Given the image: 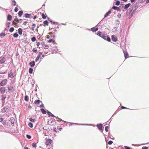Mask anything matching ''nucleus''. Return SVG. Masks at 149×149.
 <instances>
[{"label":"nucleus","instance_id":"cd10ccee","mask_svg":"<svg viewBox=\"0 0 149 149\" xmlns=\"http://www.w3.org/2000/svg\"><path fill=\"white\" fill-rule=\"evenodd\" d=\"M47 113H48V115L49 116H51L52 117H54V115L53 114H52V113H51L49 111H48Z\"/></svg>","mask_w":149,"mask_h":149},{"label":"nucleus","instance_id":"49530a36","mask_svg":"<svg viewBox=\"0 0 149 149\" xmlns=\"http://www.w3.org/2000/svg\"><path fill=\"white\" fill-rule=\"evenodd\" d=\"M113 143V141H109L108 143V144L109 145H111Z\"/></svg>","mask_w":149,"mask_h":149},{"label":"nucleus","instance_id":"2eb2a0df","mask_svg":"<svg viewBox=\"0 0 149 149\" xmlns=\"http://www.w3.org/2000/svg\"><path fill=\"white\" fill-rule=\"evenodd\" d=\"M29 64L31 67H33L35 65V62L34 61L31 62L29 63Z\"/></svg>","mask_w":149,"mask_h":149},{"label":"nucleus","instance_id":"a211bd4d","mask_svg":"<svg viewBox=\"0 0 149 149\" xmlns=\"http://www.w3.org/2000/svg\"><path fill=\"white\" fill-rule=\"evenodd\" d=\"M112 8L119 11H120V9L118 7H117L114 6H113Z\"/></svg>","mask_w":149,"mask_h":149},{"label":"nucleus","instance_id":"c756f323","mask_svg":"<svg viewBox=\"0 0 149 149\" xmlns=\"http://www.w3.org/2000/svg\"><path fill=\"white\" fill-rule=\"evenodd\" d=\"M41 112L44 114H45L46 113V111L44 109H40Z\"/></svg>","mask_w":149,"mask_h":149},{"label":"nucleus","instance_id":"c9c22d12","mask_svg":"<svg viewBox=\"0 0 149 149\" xmlns=\"http://www.w3.org/2000/svg\"><path fill=\"white\" fill-rule=\"evenodd\" d=\"M18 36V34L16 33H15L13 34V36L15 38H17V37Z\"/></svg>","mask_w":149,"mask_h":149},{"label":"nucleus","instance_id":"c85d7f7f","mask_svg":"<svg viewBox=\"0 0 149 149\" xmlns=\"http://www.w3.org/2000/svg\"><path fill=\"white\" fill-rule=\"evenodd\" d=\"M23 13V12L22 10H21V11H19L18 13V15H19V17H21L22 16Z\"/></svg>","mask_w":149,"mask_h":149},{"label":"nucleus","instance_id":"5fc2aeb1","mask_svg":"<svg viewBox=\"0 0 149 149\" xmlns=\"http://www.w3.org/2000/svg\"><path fill=\"white\" fill-rule=\"evenodd\" d=\"M142 149H148V147H144L142 148Z\"/></svg>","mask_w":149,"mask_h":149},{"label":"nucleus","instance_id":"6ab92c4d","mask_svg":"<svg viewBox=\"0 0 149 149\" xmlns=\"http://www.w3.org/2000/svg\"><path fill=\"white\" fill-rule=\"evenodd\" d=\"M130 5L131 4L130 3H128L125 5L124 6V8L125 9L128 8L130 6Z\"/></svg>","mask_w":149,"mask_h":149},{"label":"nucleus","instance_id":"f8f14e48","mask_svg":"<svg viewBox=\"0 0 149 149\" xmlns=\"http://www.w3.org/2000/svg\"><path fill=\"white\" fill-rule=\"evenodd\" d=\"M107 36L104 33H102V37L101 38H103V39L106 40L107 38Z\"/></svg>","mask_w":149,"mask_h":149},{"label":"nucleus","instance_id":"7ed1b4c3","mask_svg":"<svg viewBox=\"0 0 149 149\" xmlns=\"http://www.w3.org/2000/svg\"><path fill=\"white\" fill-rule=\"evenodd\" d=\"M1 100H2V106H4L5 104V99L6 98V95H2L1 96Z\"/></svg>","mask_w":149,"mask_h":149},{"label":"nucleus","instance_id":"473e14b6","mask_svg":"<svg viewBox=\"0 0 149 149\" xmlns=\"http://www.w3.org/2000/svg\"><path fill=\"white\" fill-rule=\"evenodd\" d=\"M29 126L31 127L32 128L33 126V124L31 123H29Z\"/></svg>","mask_w":149,"mask_h":149},{"label":"nucleus","instance_id":"de8ad7c7","mask_svg":"<svg viewBox=\"0 0 149 149\" xmlns=\"http://www.w3.org/2000/svg\"><path fill=\"white\" fill-rule=\"evenodd\" d=\"M18 10V8L17 7H15L14 9L15 11L16 12H17Z\"/></svg>","mask_w":149,"mask_h":149},{"label":"nucleus","instance_id":"864d4df0","mask_svg":"<svg viewBox=\"0 0 149 149\" xmlns=\"http://www.w3.org/2000/svg\"><path fill=\"white\" fill-rule=\"evenodd\" d=\"M121 108L122 109H127V108L122 106L121 107Z\"/></svg>","mask_w":149,"mask_h":149},{"label":"nucleus","instance_id":"bb28decb","mask_svg":"<svg viewBox=\"0 0 149 149\" xmlns=\"http://www.w3.org/2000/svg\"><path fill=\"white\" fill-rule=\"evenodd\" d=\"M42 54V52H39L38 54L37 57H38L39 59L40 58L41 55Z\"/></svg>","mask_w":149,"mask_h":149},{"label":"nucleus","instance_id":"4c0bfd02","mask_svg":"<svg viewBox=\"0 0 149 149\" xmlns=\"http://www.w3.org/2000/svg\"><path fill=\"white\" fill-rule=\"evenodd\" d=\"M109 129V127L108 126H106L105 127V131L106 132H108L109 131V130H108Z\"/></svg>","mask_w":149,"mask_h":149},{"label":"nucleus","instance_id":"774afa93","mask_svg":"<svg viewBox=\"0 0 149 149\" xmlns=\"http://www.w3.org/2000/svg\"><path fill=\"white\" fill-rule=\"evenodd\" d=\"M146 2L147 3H149V0H147Z\"/></svg>","mask_w":149,"mask_h":149},{"label":"nucleus","instance_id":"052dcab7","mask_svg":"<svg viewBox=\"0 0 149 149\" xmlns=\"http://www.w3.org/2000/svg\"><path fill=\"white\" fill-rule=\"evenodd\" d=\"M13 4L14 6H15V5H16V2L15 1H14V3H13Z\"/></svg>","mask_w":149,"mask_h":149},{"label":"nucleus","instance_id":"c03bdc74","mask_svg":"<svg viewBox=\"0 0 149 149\" xmlns=\"http://www.w3.org/2000/svg\"><path fill=\"white\" fill-rule=\"evenodd\" d=\"M24 99H25V101H28V97L27 95H26L25 96Z\"/></svg>","mask_w":149,"mask_h":149},{"label":"nucleus","instance_id":"79ce46f5","mask_svg":"<svg viewBox=\"0 0 149 149\" xmlns=\"http://www.w3.org/2000/svg\"><path fill=\"white\" fill-rule=\"evenodd\" d=\"M120 2L119 1H117L116 3V5L117 6H118L120 5Z\"/></svg>","mask_w":149,"mask_h":149},{"label":"nucleus","instance_id":"dca6fc26","mask_svg":"<svg viewBox=\"0 0 149 149\" xmlns=\"http://www.w3.org/2000/svg\"><path fill=\"white\" fill-rule=\"evenodd\" d=\"M12 18V16L11 15L9 14L7 16V20L8 21H11Z\"/></svg>","mask_w":149,"mask_h":149},{"label":"nucleus","instance_id":"a878e982","mask_svg":"<svg viewBox=\"0 0 149 149\" xmlns=\"http://www.w3.org/2000/svg\"><path fill=\"white\" fill-rule=\"evenodd\" d=\"M40 102V100H37L35 101L34 103L36 105H38Z\"/></svg>","mask_w":149,"mask_h":149},{"label":"nucleus","instance_id":"e433bc0d","mask_svg":"<svg viewBox=\"0 0 149 149\" xmlns=\"http://www.w3.org/2000/svg\"><path fill=\"white\" fill-rule=\"evenodd\" d=\"M33 69L31 68H30L29 70V72L30 73H31L33 71Z\"/></svg>","mask_w":149,"mask_h":149},{"label":"nucleus","instance_id":"f3484780","mask_svg":"<svg viewBox=\"0 0 149 149\" xmlns=\"http://www.w3.org/2000/svg\"><path fill=\"white\" fill-rule=\"evenodd\" d=\"M32 26L30 27V29L33 31L35 28L36 27V24H33Z\"/></svg>","mask_w":149,"mask_h":149},{"label":"nucleus","instance_id":"39448f33","mask_svg":"<svg viewBox=\"0 0 149 149\" xmlns=\"http://www.w3.org/2000/svg\"><path fill=\"white\" fill-rule=\"evenodd\" d=\"M7 79H4L3 80L0 84V85L1 86H4L7 83Z\"/></svg>","mask_w":149,"mask_h":149},{"label":"nucleus","instance_id":"f704fd0d","mask_svg":"<svg viewBox=\"0 0 149 149\" xmlns=\"http://www.w3.org/2000/svg\"><path fill=\"white\" fill-rule=\"evenodd\" d=\"M14 30V28L13 27H12L10 28L9 29V31L10 32H12Z\"/></svg>","mask_w":149,"mask_h":149},{"label":"nucleus","instance_id":"a19ab883","mask_svg":"<svg viewBox=\"0 0 149 149\" xmlns=\"http://www.w3.org/2000/svg\"><path fill=\"white\" fill-rule=\"evenodd\" d=\"M6 35L5 33H2L0 34V36H4Z\"/></svg>","mask_w":149,"mask_h":149},{"label":"nucleus","instance_id":"680f3d73","mask_svg":"<svg viewBox=\"0 0 149 149\" xmlns=\"http://www.w3.org/2000/svg\"><path fill=\"white\" fill-rule=\"evenodd\" d=\"M47 39H49L50 38V36L49 35H47Z\"/></svg>","mask_w":149,"mask_h":149},{"label":"nucleus","instance_id":"603ef678","mask_svg":"<svg viewBox=\"0 0 149 149\" xmlns=\"http://www.w3.org/2000/svg\"><path fill=\"white\" fill-rule=\"evenodd\" d=\"M25 17L26 18H28V13H26L24 15Z\"/></svg>","mask_w":149,"mask_h":149},{"label":"nucleus","instance_id":"0eeeda50","mask_svg":"<svg viewBox=\"0 0 149 149\" xmlns=\"http://www.w3.org/2000/svg\"><path fill=\"white\" fill-rule=\"evenodd\" d=\"M36 17V15H34L33 14H29V18L30 19L33 18V19H35Z\"/></svg>","mask_w":149,"mask_h":149},{"label":"nucleus","instance_id":"9b49d317","mask_svg":"<svg viewBox=\"0 0 149 149\" xmlns=\"http://www.w3.org/2000/svg\"><path fill=\"white\" fill-rule=\"evenodd\" d=\"M5 91V87H1L0 88V92L1 94H3Z\"/></svg>","mask_w":149,"mask_h":149},{"label":"nucleus","instance_id":"8fccbe9b","mask_svg":"<svg viewBox=\"0 0 149 149\" xmlns=\"http://www.w3.org/2000/svg\"><path fill=\"white\" fill-rule=\"evenodd\" d=\"M124 148L125 149H130V147H128L127 146H125Z\"/></svg>","mask_w":149,"mask_h":149},{"label":"nucleus","instance_id":"4d7b16f0","mask_svg":"<svg viewBox=\"0 0 149 149\" xmlns=\"http://www.w3.org/2000/svg\"><path fill=\"white\" fill-rule=\"evenodd\" d=\"M39 59L37 57L35 59V61L37 62L38 61Z\"/></svg>","mask_w":149,"mask_h":149},{"label":"nucleus","instance_id":"ddd939ff","mask_svg":"<svg viewBox=\"0 0 149 149\" xmlns=\"http://www.w3.org/2000/svg\"><path fill=\"white\" fill-rule=\"evenodd\" d=\"M97 126L99 130H102V125H97Z\"/></svg>","mask_w":149,"mask_h":149},{"label":"nucleus","instance_id":"20e7f679","mask_svg":"<svg viewBox=\"0 0 149 149\" xmlns=\"http://www.w3.org/2000/svg\"><path fill=\"white\" fill-rule=\"evenodd\" d=\"M8 89L9 92H14L15 90L14 87L13 86L8 87Z\"/></svg>","mask_w":149,"mask_h":149},{"label":"nucleus","instance_id":"4be33fe9","mask_svg":"<svg viewBox=\"0 0 149 149\" xmlns=\"http://www.w3.org/2000/svg\"><path fill=\"white\" fill-rule=\"evenodd\" d=\"M102 33L101 31H99L97 33V35L101 37L102 35Z\"/></svg>","mask_w":149,"mask_h":149},{"label":"nucleus","instance_id":"72a5a7b5","mask_svg":"<svg viewBox=\"0 0 149 149\" xmlns=\"http://www.w3.org/2000/svg\"><path fill=\"white\" fill-rule=\"evenodd\" d=\"M14 118H11L10 119V121L11 122V123L12 124H13L14 122Z\"/></svg>","mask_w":149,"mask_h":149},{"label":"nucleus","instance_id":"338daca9","mask_svg":"<svg viewBox=\"0 0 149 149\" xmlns=\"http://www.w3.org/2000/svg\"><path fill=\"white\" fill-rule=\"evenodd\" d=\"M3 119L1 118H0V122L2 121L3 120Z\"/></svg>","mask_w":149,"mask_h":149},{"label":"nucleus","instance_id":"9d476101","mask_svg":"<svg viewBox=\"0 0 149 149\" xmlns=\"http://www.w3.org/2000/svg\"><path fill=\"white\" fill-rule=\"evenodd\" d=\"M112 40L114 42H116L117 40V38L114 35H112L111 36Z\"/></svg>","mask_w":149,"mask_h":149},{"label":"nucleus","instance_id":"a18cd8bd","mask_svg":"<svg viewBox=\"0 0 149 149\" xmlns=\"http://www.w3.org/2000/svg\"><path fill=\"white\" fill-rule=\"evenodd\" d=\"M106 40H107V41H108L109 42H110L111 40L110 38L109 37H107V38Z\"/></svg>","mask_w":149,"mask_h":149},{"label":"nucleus","instance_id":"6e6552de","mask_svg":"<svg viewBox=\"0 0 149 149\" xmlns=\"http://www.w3.org/2000/svg\"><path fill=\"white\" fill-rule=\"evenodd\" d=\"M19 22V20L17 19H15L12 22V24L16 25Z\"/></svg>","mask_w":149,"mask_h":149},{"label":"nucleus","instance_id":"423d86ee","mask_svg":"<svg viewBox=\"0 0 149 149\" xmlns=\"http://www.w3.org/2000/svg\"><path fill=\"white\" fill-rule=\"evenodd\" d=\"M52 141L50 139H48L46 140V145L47 146L50 145L51 144Z\"/></svg>","mask_w":149,"mask_h":149},{"label":"nucleus","instance_id":"09e8293b","mask_svg":"<svg viewBox=\"0 0 149 149\" xmlns=\"http://www.w3.org/2000/svg\"><path fill=\"white\" fill-rule=\"evenodd\" d=\"M33 52L34 53H36L37 52V50L35 49V48H33L32 50Z\"/></svg>","mask_w":149,"mask_h":149},{"label":"nucleus","instance_id":"412c9836","mask_svg":"<svg viewBox=\"0 0 149 149\" xmlns=\"http://www.w3.org/2000/svg\"><path fill=\"white\" fill-rule=\"evenodd\" d=\"M14 77V75L13 73H12V72H10V73L8 74V77H9L12 78Z\"/></svg>","mask_w":149,"mask_h":149},{"label":"nucleus","instance_id":"f03ea898","mask_svg":"<svg viewBox=\"0 0 149 149\" xmlns=\"http://www.w3.org/2000/svg\"><path fill=\"white\" fill-rule=\"evenodd\" d=\"M7 57L6 55H4L0 60V64L4 63L6 60Z\"/></svg>","mask_w":149,"mask_h":149},{"label":"nucleus","instance_id":"1a4fd4ad","mask_svg":"<svg viewBox=\"0 0 149 149\" xmlns=\"http://www.w3.org/2000/svg\"><path fill=\"white\" fill-rule=\"evenodd\" d=\"M125 57V59H127L129 57V55L127 51H123Z\"/></svg>","mask_w":149,"mask_h":149},{"label":"nucleus","instance_id":"bf43d9fd","mask_svg":"<svg viewBox=\"0 0 149 149\" xmlns=\"http://www.w3.org/2000/svg\"><path fill=\"white\" fill-rule=\"evenodd\" d=\"M27 23V22H26V21H25V22H24V23H23V24L24 25H26V24Z\"/></svg>","mask_w":149,"mask_h":149},{"label":"nucleus","instance_id":"2f4dec72","mask_svg":"<svg viewBox=\"0 0 149 149\" xmlns=\"http://www.w3.org/2000/svg\"><path fill=\"white\" fill-rule=\"evenodd\" d=\"M43 23L44 25H48L49 24V23L47 20L44 21Z\"/></svg>","mask_w":149,"mask_h":149},{"label":"nucleus","instance_id":"13d9d810","mask_svg":"<svg viewBox=\"0 0 149 149\" xmlns=\"http://www.w3.org/2000/svg\"><path fill=\"white\" fill-rule=\"evenodd\" d=\"M23 35H25V36H27V35H26V34L27 33H26V32H25V31H23Z\"/></svg>","mask_w":149,"mask_h":149},{"label":"nucleus","instance_id":"4468645a","mask_svg":"<svg viewBox=\"0 0 149 149\" xmlns=\"http://www.w3.org/2000/svg\"><path fill=\"white\" fill-rule=\"evenodd\" d=\"M98 29L97 27H94L91 29V31H96Z\"/></svg>","mask_w":149,"mask_h":149},{"label":"nucleus","instance_id":"393cba45","mask_svg":"<svg viewBox=\"0 0 149 149\" xmlns=\"http://www.w3.org/2000/svg\"><path fill=\"white\" fill-rule=\"evenodd\" d=\"M42 18L43 19H45L46 18L47 16L44 13H42L41 15Z\"/></svg>","mask_w":149,"mask_h":149},{"label":"nucleus","instance_id":"b1692460","mask_svg":"<svg viewBox=\"0 0 149 149\" xmlns=\"http://www.w3.org/2000/svg\"><path fill=\"white\" fill-rule=\"evenodd\" d=\"M22 29L19 28L18 30V32L19 34L21 35L22 34Z\"/></svg>","mask_w":149,"mask_h":149},{"label":"nucleus","instance_id":"6e6d98bb","mask_svg":"<svg viewBox=\"0 0 149 149\" xmlns=\"http://www.w3.org/2000/svg\"><path fill=\"white\" fill-rule=\"evenodd\" d=\"M56 128L55 127H53V130L54 131L56 132H57L56 131Z\"/></svg>","mask_w":149,"mask_h":149},{"label":"nucleus","instance_id":"37998d69","mask_svg":"<svg viewBox=\"0 0 149 149\" xmlns=\"http://www.w3.org/2000/svg\"><path fill=\"white\" fill-rule=\"evenodd\" d=\"M32 145L33 147H34L35 148H36V143H32Z\"/></svg>","mask_w":149,"mask_h":149},{"label":"nucleus","instance_id":"5701e85b","mask_svg":"<svg viewBox=\"0 0 149 149\" xmlns=\"http://www.w3.org/2000/svg\"><path fill=\"white\" fill-rule=\"evenodd\" d=\"M48 42H52L53 44H55V41L53 39H52L48 41Z\"/></svg>","mask_w":149,"mask_h":149},{"label":"nucleus","instance_id":"0e129e2a","mask_svg":"<svg viewBox=\"0 0 149 149\" xmlns=\"http://www.w3.org/2000/svg\"><path fill=\"white\" fill-rule=\"evenodd\" d=\"M8 23V27H9L10 26V22H9Z\"/></svg>","mask_w":149,"mask_h":149},{"label":"nucleus","instance_id":"7c9ffc66","mask_svg":"<svg viewBox=\"0 0 149 149\" xmlns=\"http://www.w3.org/2000/svg\"><path fill=\"white\" fill-rule=\"evenodd\" d=\"M29 120L32 123H34L35 122V119H33L31 118H29Z\"/></svg>","mask_w":149,"mask_h":149},{"label":"nucleus","instance_id":"69168bd1","mask_svg":"<svg viewBox=\"0 0 149 149\" xmlns=\"http://www.w3.org/2000/svg\"><path fill=\"white\" fill-rule=\"evenodd\" d=\"M39 27V26H38L37 28L36 29V31H37V32H38V29Z\"/></svg>","mask_w":149,"mask_h":149},{"label":"nucleus","instance_id":"f257e3e1","mask_svg":"<svg viewBox=\"0 0 149 149\" xmlns=\"http://www.w3.org/2000/svg\"><path fill=\"white\" fill-rule=\"evenodd\" d=\"M10 106V104L7 102L6 103V106L1 110V111L2 113H4L6 111H8L9 110V108Z\"/></svg>","mask_w":149,"mask_h":149},{"label":"nucleus","instance_id":"aec40b11","mask_svg":"<svg viewBox=\"0 0 149 149\" xmlns=\"http://www.w3.org/2000/svg\"><path fill=\"white\" fill-rule=\"evenodd\" d=\"M111 13V10H109L105 15L104 17H107Z\"/></svg>","mask_w":149,"mask_h":149},{"label":"nucleus","instance_id":"e2e57ef3","mask_svg":"<svg viewBox=\"0 0 149 149\" xmlns=\"http://www.w3.org/2000/svg\"><path fill=\"white\" fill-rule=\"evenodd\" d=\"M135 0H130L131 2L132 3H133L135 1Z\"/></svg>","mask_w":149,"mask_h":149},{"label":"nucleus","instance_id":"3c124183","mask_svg":"<svg viewBox=\"0 0 149 149\" xmlns=\"http://www.w3.org/2000/svg\"><path fill=\"white\" fill-rule=\"evenodd\" d=\"M40 44V43L39 42H37V43L36 45L38 47L39 46Z\"/></svg>","mask_w":149,"mask_h":149},{"label":"nucleus","instance_id":"58836bf2","mask_svg":"<svg viewBox=\"0 0 149 149\" xmlns=\"http://www.w3.org/2000/svg\"><path fill=\"white\" fill-rule=\"evenodd\" d=\"M57 129L60 131H61V130L62 129V127H61L59 126H58L57 127Z\"/></svg>","mask_w":149,"mask_h":149},{"label":"nucleus","instance_id":"ea45409f","mask_svg":"<svg viewBox=\"0 0 149 149\" xmlns=\"http://www.w3.org/2000/svg\"><path fill=\"white\" fill-rule=\"evenodd\" d=\"M31 40L32 42H34L36 40V38L34 37H33L32 38Z\"/></svg>","mask_w":149,"mask_h":149}]
</instances>
